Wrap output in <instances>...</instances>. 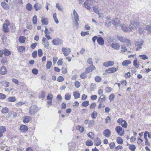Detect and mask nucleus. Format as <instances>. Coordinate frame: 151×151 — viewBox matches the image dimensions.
Segmentation results:
<instances>
[{
  "label": "nucleus",
  "mask_w": 151,
  "mask_h": 151,
  "mask_svg": "<svg viewBox=\"0 0 151 151\" xmlns=\"http://www.w3.org/2000/svg\"><path fill=\"white\" fill-rule=\"evenodd\" d=\"M73 16L72 17L73 22L76 26H77L79 25L78 22L79 21V16L77 12L75 9L73 10Z\"/></svg>",
  "instance_id": "f257e3e1"
},
{
  "label": "nucleus",
  "mask_w": 151,
  "mask_h": 151,
  "mask_svg": "<svg viewBox=\"0 0 151 151\" xmlns=\"http://www.w3.org/2000/svg\"><path fill=\"white\" fill-rule=\"evenodd\" d=\"M139 25V23L137 21H132L130 22L129 27L131 29H137Z\"/></svg>",
  "instance_id": "f03ea898"
},
{
  "label": "nucleus",
  "mask_w": 151,
  "mask_h": 151,
  "mask_svg": "<svg viewBox=\"0 0 151 151\" xmlns=\"http://www.w3.org/2000/svg\"><path fill=\"white\" fill-rule=\"evenodd\" d=\"M112 24H113L116 28L120 27L122 26V24L120 20L117 18H116L112 21Z\"/></svg>",
  "instance_id": "7ed1b4c3"
},
{
  "label": "nucleus",
  "mask_w": 151,
  "mask_h": 151,
  "mask_svg": "<svg viewBox=\"0 0 151 151\" xmlns=\"http://www.w3.org/2000/svg\"><path fill=\"white\" fill-rule=\"evenodd\" d=\"M40 108L39 109L35 105L32 106L30 108L29 111V113L32 114H34L36 112H37Z\"/></svg>",
  "instance_id": "20e7f679"
},
{
  "label": "nucleus",
  "mask_w": 151,
  "mask_h": 151,
  "mask_svg": "<svg viewBox=\"0 0 151 151\" xmlns=\"http://www.w3.org/2000/svg\"><path fill=\"white\" fill-rule=\"evenodd\" d=\"M115 130L119 135L122 136L124 133V129L120 126H116L115 128Z\"/></svg>",
  "instance_id": "39448f33"
},
{
  "label": "nucleus",
  "mask_w": 151,
  "mask_h": 151,
  "mask_svg": "<svg viewBox=\"0 0 151 151\" xmlns=\"http://www.w3.org/2000/svg\"><path fill=\"white\" fill-rule=\"evenodd\" d=\"M42 43L46 48L47 49L49 48V42L45 37H43V38L42 40Z\"/></svg>",
  "instance_id": "423d86ee"
},
{
  "label": "nucleus",
  "mask_w": 151,
  "mask_h": 151,
  "mask_svg": "<svg viewBox=\"0 0 151 151\" xmlns=\"http://www.w3.org/2000/svg\"><path fill=\"white\" fill-rule=\"evenodd\" d=\"M62 51L63 52V54L65 56L68 55L71 52L70 49L64 47L62 48Z\"/></svg>",
  "instance_id": "0eeeda50"
},
{
  "label": "nucleus",
  "mask_w": 151,
  "mask_h": 151,
  "mask_svg": "<svg viewBox=\"0 0 151 151\" xmlns=\"http://www.w3.org/2000/svg\"><path fill=\"white\" fill-rule=\"evenodd\" d=\"M63 42V41L58 38H55L52 41V43L55 45H60L62 44Z\"/></svg>",
  "instance_id": "6e6552de"
},
{
  "label": "nucleus",
  "mask_w": 151,
  "mask_h": 151,
  "mask_svg": "<svg viewBox=\"0 0 151 151\" xmlns=\"http://www.w3.org/2000/svg\"><path fill=\"white\" fill-rule=\"evenodd\" d=\"M93 3V1L91 0H87L84 3V5L87 9H90L91 8V5Z\"/></svg>",
  "instance_id": "1a4fd4ad"
},
{
  "label": "nucleus",
  "mask_w": 151,
  "mask_h": 151,
  "mask_svg": "<svg viewBox=\"0 0 151 151\" xmlns=\"http://www.w3.org/2000/svg\"><path fill=\"white\" fill-rule=\"evenodd\" d=\"M145 23H146V30L151 33V19Z\"/></svg>",
  "instance_id": "9d476101"
},
{
  "label": "nucleus",
  "mask_w": 151,
  "mask_h": 151,
  "mask_svg": "<svg viewBox=\"0 0 151 151\" xmlns=\"http://www.w3.org/2000/svg\"><path fill=\"white\" fill-rule=\"evenodd\" d=\"M96 69V68L93 65H90L86 69L85 72L88 73Z\"/></svg>",
  "instance_id": "9b49d317"
},
{
  "label": "nucleus",
  "mask_w": 151,
  "mask_h": 151,
  "mask_svg": "<svg viewBox=\"0 0 151 151\" xmlns=\"http://www.w3.org/2000/svg\"><path fill=\"white\" fill-rule=\"evenodd\" d=\"M121 45L119 43H112L111 45V47L116 50H119V49Z\"/></svg>",
  "instance_id": "f8f14e48"
},
{
  "label": "nucleus",
  "mask_w": 151,
  "mask_h": 151,
  "mask_svg": "<svg viewBox=\"0 0 151 151\" xmlns=\"http://www.w3.org/2000/svg\"><path fill=\"white\" fill-rule=\"evenodd\" d=\"M118 69V67H117L116 68L114 67H112L107 69L106 70L105 72H107L108 73H114L117 71Z\"/></svg>",
  "instance_id": "ddd939ff"
},
{
  "label": "nucleus",
  "mask_w": 151,
  "mask_h": 151,
  "mask_svg": "<svg viewBox=\"0 0 151 151\" xmlns=\"http://www.w3.org/2000/svg\"><path fill=\"white\" fill-rule=\"evenodd\" d=\"M114 63V61H109L103 63V65L104 66L108 67L112 66Z\"/></svg>",
  "instance_id": "4468645a"
},
{
  "label": "nucleus",
  "mask_w": 151,
  "mask_h": 151,
  "mask_svg": "<svg viewBox=\"0 0 151 151\" xmlns=\"http://www.w3.org/2000/svg\"><path fill=\"white\" fill-rule=\"evenodd\" d=\"M111 131L109 129H106L103 131V134L104 136L106 137H109L111 135Z\"/></svg>",
  "instance_id": "2eb2a0df"
},
{
  "label": "nucleus",
  "mask_w": 151,
  "mask_h": 151,
  "mask_svg": "<svg viewBox=\"0 0 151 151\" xmlns=\"http://www.w3.org/2000/svg\"><path fill=\"white\" fill-rule=\"evenodd\" d=\"M122 29L124 32H129L132 30L130 27H128L124 24L122 26Z\"/></svg>",
  "instance_id": "dca6fc26"
},
{
  "label": "nucleus",
  "mask_w": 151,
  "mask_h": 151,
  "mask_svg": "<svg viewBox=\"0 0 151 151\" xmlns=\"http://www.w3.org/2000/svg\"><path fill=\"white\" fill-rule=\"evenodd\" d=\"M33 7L35 9L36 11H37L40 10L42 8V6L41 4L37 3L34 4Z\"/></svg>",
  "instance_id": "f3484780"
},
{
  "label": "nucleus",
  "mask_w": 151,
  "mask_h": 151,
  "mask_svg": "<svg viewBox=\"0 0 151 151\" xmlns=\"http://www.w3.org/2000/svg\"><path fill=\"white\" fill-rule=\"evenodd\" d=\"M7 73L6 69L5 67L4 66H2L0 69V73L3 75L6 74Z\"/></svg>",
  "instance_id": "a211bd4d"
},
{
  "label": "nucleus",
  "mask_w": 151,
  "mask_h": 151,
  "mask_svg": "<svg viewBox=\"0 0 151 151\" xmlns=\"http://www.w3.org/2000/svg\"><path fill=\"white\" fill-rule=\"evenodd\" d=\"M94 142L95 145L96 146H99L101 143L100 139L98 137L94 139Z\"/></svg>",
  "instance_id": "6ab92c4d"
},
{
  "label": "nucleus",
  "mask_w": 151,
  "mask_h": 151,
  "mask_svg": "<svg viewBox=\"0 0 151 151\" xmlns=\"http://www.w3.org/2000/svg\"><path fill=\"white\" fill-rule=\"evenodd\" d=\"M20 129L22 132H24L27 130L28 127L26 125L22 124L20 126Z\"/></svg>",
  "instance_id": "aec40b11"
},
{
  "label": "nucleus",
  "mask_w": 151,
  "mask_h": 151,
  "mask_svg": "<svg viewBox=\"0 0 151 151\" xmlns=\"http://www.w3.org/2000/svg\"><path fill=\"white\" fill-rule=\"evenodd\" d=\"M1 5L4 9L7 10L9 9V7L8 4L5 2H2L1 3Z\"/></svg>",
  "instance_id": "412c9836"
},
{
  "label": "nucleus",
  "mask_w": 151,
  "mask_h": 151,
  "mask_svg": "<svg viewBox=\"0 0 151 151\" xmlns=\"http://www.w3.org/2000/svg\"><path fill=\"white\" fill-rule=\"evenodd\" d=\"M97 42L99 44L101 45H103L104 43V40L101 37H99L97 39Z\"/></svg>",
  "instance_id": "4be33fe9"
},
{
  "label": "nucleus",
  "mask_w": 151,
  "mask_h": 151,
  "mask_svg": "<svg viewBox=\"0 0 151 151\" xmlns=\"http://www.w3.org/2000/svg\"><path fill=\"white\" fill-rule=\"evenodd\" d=\"M16 99L15 96H10L7 99V101L10 102H14L16 101Z\"/></svg>",
  "instance_id": "5701e85b"
},
{
  "label": "nucleus",
  "mask_w": 151,
  "mask_h": 151,
  "mask_svg": "<svg viewBox=\"0 0 151 151\" xmlns=\"http://www.w3.org/2000/svg\"><path fill=\"white\" fill-rule=\"evenodd\" d=\"M0 83L2 84V86H4L5 87H8L9 86V83L6 81H0Z\"/></svg>",
  "instance_id": "b1692460"
},
{
  "label": "nucleus",
  "mask_w": 151,
  "mask_h": 151,
  "mask_svg": "<svg viewBox=\"0 0 151 151\" xmlns=\"http://www.w3.org/2000/svg\"><path fill=\"white\" fill-rule=\"evenodd\" d=\"M135 45L137 46H140L143 43V41L142 40H140L135 42Z\"/></svg>",
  "instance_id": "393cba45"
},
{
  "label": "nucleus",
  "mask_w": 151,
  "mask_h": 151,
  "mask_svg": "<svg viewBox=\"0 0 151 151\" xmlns=\"http://www.w3.org/2000/svg\"><path fill=\"white\" fill-rule=\"evenodd\" d=\"M118 39L121 42L123 43L124 42L125 39L126 38L124 37L121 35H118L117 36Z\"/></svg>",
  "instance_id": "a878e982"
},
{
  "label": "nucleus",
  "mask_w": 151,
  "mask_h": 151,
  "mask_svg": "<svg viewBox=\"0 0 151 151\" xmlns=\"http://www.w3.org/2000/svg\"><path fill=\"white\" fill-rule=\"evenodd\" d=\"M3 53L6 56H9L11 54L10 52L7 49H4L3 50Z\"/></svg>",
  "instance_id": "bb28decb"
},
{
  "label": "nucleus",
  "mask_w": 151,
  "mask_h": 151,
  "mask_svg": "<svg viewBox=\"0 0 151 151\" xmlns=\"http://www.w3.org/2000/svg\"><path fill=\"white\" fill-rule=\"evenodd\" d=\"M8 27V26L6 24H3V28L4 29V31L5 32H8L9 31Z\"/></svg>",
  "instance_id": "cd10ccee"
},
{
  "label": "nucleus",
  "mask_w": 151,
  "mask_h": 151,
  "mask_svg": "<svg viewBox=\"0 0 151 151\" xmlns=\"http://www.w3.org/2000/svg\"><path fill=\"white\" fill-rule=\"evenodd\" d=\"M106 100V98L105 96L104 95V94H102L101 95L99 99V101H101V102H103L105 101Z\"/></svg>",
  "instance_id": "c85d7f7f"
},
{
  "label": "nucleus",
  "mask_w": 151,
  "mask_h": 151,
  "mask_svg": "<svg viewBox=\"0 0 151 151\" xmlns=\"http://www.w3.org/2000/svg\"><path fill=\"white\" fill-rule=\"evenodd\" d=\"M26 38L24 36H21L20 37L19 39V40L20 43H24L25 42V41Z\"/></svg>",
  "instance_id": "c756f323"
},
{
  "label": "nucleus",
  "mask_w": 151,
  "mask_h": 151,
  "mask_svg": "<svg viewBox=\"0 0 151 151\" xmlns=\"http://www.w3.org/2000/svg\"><path fill=\"white\" fill-rule=\"evenodd\" d=\"M131 63V62L129 60H125L122 63V65L124 66H126L128 65Z\"/></svg>",
  "instance_id": "7c9ffc66"
},
{
  "label": "nucleus",
  "mask_w": 151,
  "mask_h": 151,
  "mask_svg": "<svg viewBox=\"0 0 151 151\" xmlns=\"http://www.w3.org/2000/svg\"><path fill=\"white\" fill-rule=\"evenodd\" d=\"M116 142L118 144H122L123 143V141L121 137H118L117 138Z\"/></svg>",
  "instance_id": "2f4dec72"
},
{
  "label": "nucleus",
  "mask_w": 151,
  "mask_h": 151,
  "mask_svg": "<svg viewBox=\"0 0 151 151\" xmlns=\"http://www.w3.org/2000/svg\"><path fill=\"white\" fill-rule=\"evenodd\" d=\"M30 117L29 116H27L24 117L23 119V122L24 123L28 122L30 120Z\"/></svg>",
  "instance_id": "473e14b6"
},
{
  "label": "nucleus",
  "mask_w": 151,
  "mask_h": 151,
  "mask_svg": "<svg viewBox=\"0 0 151 151\" xmlns=\"http://www.w3.org/2000/svg\"><path fill=\"white\" fill-rule=\"evenodd\" d=\"M73 94L75 99L79 98L80 96V93L78 91L74 92Z\"/></svg>",
  "instance_id": "72a5a7b5"
},
{
  "label": "nucleus",
  "mask_w": 151,
  "mask_h": 151,
  "mask_svg": "<svg viewBox=\"0 0 151 151\" xmlns=\"http://www.w3.org/2000/svg\"><path fill=\"white\" fill-rule=\"evenodd\" d=\"M41 21L42 24L44 25H47L48 24V19L47 18L42 19Z\"/></svg>",
  "instance_id": "f704fd0d"
},
{
  "label": "nucleus",
  "mask_w": 151,
  "mask_h": 151,
  "mask_svg": "<svg viewBox=\"0 0 151 151\" xmlns=\"http://www.w3.org/2000/svg\"><path fill=\"white\" fill-rule=\"evenodd\" d=\"M26 8L28 11H31L32 9V5L29 3L27 4L26 5Z\"/></svg>",
  "instance_id": "c9c22d12"
},
{
  "label": "nucleus",
  "mask_w": 151,
  "mask_h": 151,
  "mask_svg": "<svg viewBox=\"0 0 151 151\" xmlns=\"http://www.w3.org/2000/svg\"><path fill=\"white\" fill-rule=\"evenodd\" d=\"M97 116V113L96 111H94L91 114V116L93 119H95Z\"/></svg>",
  "instance_id": "e433bc0d"
},
{
  "label": "nucleus",
  "mask_w": 151,
  "mask_h": 151,
  "mask_svg": "<svg viewBox=\"0 0 151 151\" xmlns=\"http://www.w3.org/2000/svg\"><path fill=\"white\" fill-rule=\"evenodd\" d=\"M7 63V59L6 57L3 58L1 60V64L3 65H5Z\"/></svg>",
  "instance_id": "4c0bfd02"
},
{
  "label": "nucleus",
  "mask_w": 151,
  "mask_h": 151,
  "mask_svg": "<svg viewBox=\"0 0 151 151\" xmlns=\"http://www.w3.org/2000/svg\"><path fill=\"white\" fill-rule=\"evenodd\" d=\"M107 21L105 24V25L107 27H109L111 26L112 24V22L109 21V19L108 17H107Z\"/></svg>",
  "instance_id": "58836bf2"
},
{
  "label": "nucleus",
  "mask_w": 151,
  "mask_h": 151,
  "mask_svg": "<svg viewBox=\"0 0 151 151\" xmlns=\"http://www.w3.org/2000/svg\"><path fill=\"white\" fill-rule=\"evenodd\" d=\"M134 65L136 68H138L139 66V64L138 62H137V60H135L133 62Z\"/></svg>",
  "instance_id": "ea45409f"
},
{
  "label": "nucleus",
  "mask_w": 151,
  "mask_h": 151,
  "mask_svg": "<svg viewBox=\"0 0 151 151\" xmlns=\"http://www.w3.org/2000/svg\"><path fill=\"white\" fill-rule=\"evenodd\" d=\"M86 73H87L85 72V71L83 73L80 75V78L83 79L87 77Z\"/></svg>",
  "instance_id": "a19ab883"
},
{
  "label": "nucleus",
  "mask_w": 151,
  "mask_h": 151,
  "mask_svg": "<svg viewBox=\"0 0 151 151\" xmlns=\"http://www.w3.org/2000/svg\"><path fill=\"white\" fill-rule=\"evenodd\" d=\"M121 125L124 128H126L127 126V124L125 120H123L122 122Z\"/></svg>",
  "instance_id": "79ce46f5"
},
{
  "label": "nucleus",
  "mask_w": 151,
  "mask_h": 151,
  "mask_svg": "<svg viewBox=\"0 0 151 151\" xmlns=\"http://www.w3.org/2000/svg\"><path fill=\"white\" fill-rule=\"evenodd\" d=\"M6 131V127L4 126H0V132L3 133Z\"/></svg>",
  "instance_id": "37998d69"
},
{
  "label": "nucleus",
  "mask_w": 151,
  "mask_h": 151,
  "mask_svg": "<svg viewBox=\"0 0 151 151\" xmlns=\"http://www.w3.org/2000/svg\"><path fill=\"white\" fill-rule=\"evenodd\" d=\"M9 109L7 107L4 108L1 110V112L3 114H6L8 113Z\"/></svg>",
  "instance_id": "c03bdc74"
},
{
  "label": "nucleus",
  "mask_w": 151,
  "mask_h": 151,
  "mask_svg": "<svg viewBox=\"0 0 151 151\" xmlns=\"http://www.w3.org/2000/svg\"><path fill=\"white\" fill-rule=\"evenodd\" d=\"M129 148L132 151H134L135 150L136 147L134 145H129Z\"/></svg>",
  "instance_id": "a18cd8bd"
},
{
  "label": "nucleus",
  "mask_w": 151,
  "mask_h": 151,
  "mask_svg": "<svg viewBox=\"0 0 151 151\" xmlns=\"http://www.w3.org/2000/svg\"><path fill=\"white\" fill-rule=\"evenodd\" d=\"M86 145L88 146H92L93 144L92 141L91 140L86 141Z\"/></svg>",
  "instance_id": "49530a36"
},
{
  "label": "nucleus",
  "mask_w": 151,
  "mask_h": 151,
  "mask_svg": "<svg viewBox=\"0 0 151 151\" xmlns=\"http://www.w3.org/2000/svg\"><path fill=\"white\" fill-rule=\"evenodd\" d=\"M24 104H25V103L23 102H22V101H19V102H18L16 103L15 104V105L17 107H18L20 106H22V105H24Z\"/></svg>",
  "instance_id": "de8ad7c7"
},
{
  "label": "nucleus",
  "mask_w": 151,
  "mask_h": 151,
  "mask_svg": "<svg viewBox=\"0 0 151 151\" xmlns=\"http://www.w3.org/2000/svg\"><path fill=\"white\" fill-rule=\"evenodd\" d=\"M56 7L58 9L61 11H63V8L61 6H60L58 3H57L56 4Z\"/></svg>",
  "instance_id": "09e8293b"
},
{
  "label": "nucleus",
  "mask_w": 151,
  "mask_h": 151,
  "mask_svg": "<svg viewBox=\"0 0 151 151\" xmlns=\"http://www.w3.org/2000/svg\"><path fill=\"white\" fill-rule=\"evenodd\" d=\"M53 98V96L52 95L50 94H48V96L47 97V100L50 101H52Z\"/></svg>",
  "instance_id": "8fccbe9b"
},
{
  "label": "nucleus",
  "mask_w": 151,
  "mask_h": 151,
  "mask_svg": "<svg viewBox=\"0 0 151 151\" xmlns=\"http://www.w3.org/2000/svg\"><path fill=\"white\" fill-rule=\"evenodd\" d=\"M33 23L34 24H36L37 23V17L36 15H35L32 19Z\"/></svg>",
  "instance_id": "3c124183"
},
{
  "label": "nucleus",
  "mask_w": 151,
  "mask_h": 151,
  "mask_svg": "<svg viewBox=\"0 0 151 151\" xmlns=\"http://www.w3.org/2000/svg\"><path fill=\"white\" fill-rule=\"evenodd\" d=\"M71 98V95L70 93L66 94L65 95V100H69Z\"/></svg>",
  "instance_id": "603ef678"
},
{
  "label": "nucleus",
  "mask_w": 151,
  "mask_h": 151,
  "mask_svg": "<svg viewBox=\"0 0 151 151\" xmlns=\"http://www.w3.org/2000/svg\"><path fill=\"white\" fill-rule=\"evenodd\" d=\"M115 97V96L114 94L112 93L109 96V100L111 102L112 101Z\"/></svg>",
  "instance_id": "864d4df0"
},
{
  "label": "nucleus",
  "mask_w": 151,
  "mask_h": 151,
  "mask_svg": "<svg viewBox=\"0 0 151 151\" xmlns=\"http://www.w3.org/2000/svg\"><path fill=\"white\" fill-rule=\"evenodd\" d=\"M52 64V63L51 61H48L47 63L46 67L47 69H50Z\"/></svg>",
  "instance_id": "5fc2aeb1"
},
{
  "label": "nucleus",
  "mask_w": 151,
  "mask_h": 151,
  "mask_svg": "<svg viewBox=\"0 0 151 151\" xmlns=\"http://www.w3.org/2000/svg\"><path fill=\"white\" fill-rule=\"evenodd\" d=\"M95 80L96 82H99L101 81V78L99 76H96L95 78Z\"/></svg>",
  "instance_id": "6e6d98bb"
},
{
  "label": "nucleus",
  "mask_w": 151,
  "mask_h": 151,
  "mask_svg": "<svg viewBox=\"0 0 151 151\" xmlns=\"http://www.w3.org/2000/svg\"><path fill=\"white\" fill-rule=\"evenodd\" d=\"M87 62L88 64L91 65H93V61L91 58H88L87 60Z\"/></svg>",
  "instance_id": "4d7b16f0"
},
{
  "label": "nucleus",
  "mask_w": 151,
  "mask_h": 151,
  "mask_svg": "<svg viewBox=\"0 0 151 151\" xmlns=\"http://www.w3.org/2000/svg\"><path fill=\"white\" fill-rule=\"evenodd\" d=\"M89 105V101H86L83 102L82 104V105L84 107H86L88 106Z\"/></svg>",
  "instance_id": "13d9d810"
},
{
  "label": "nucleus",
  "mask_w": 151,
  "mask_h": 151,
  "mask_svg": "<svg viewBox=\"0 0 151 151\" xmlns=\"http://www.w3.org/2000/svg\"><path fill=\"white\" fill-rule=\"evenodd\" d=\"M121 48L122 50H121V52L122 53L126 52L127 51V49L125 46L124 45H122Z\"/></svg>",
  "instance_id": "bf43d9fd"
},
{
  "label": "nucleus",
  "mask_w": 151,
  "mask_h": 151,
  "mask_svg": "<svg viewBox=\"0 0 151 151\" xmlns=\"http://www.w3.org/2000/svg\"><path fill=\"white\" fill-rule=\"evenodd\" d=\"M94 125V122L93 120H92L89 121V126L90 127H92Z\"/></svg>",
  "instance_id": "052dcab7"
},
{
  "label": "nucleus",
  "mask_w": 151,
  "mask_h": 151,
  "mask_svg": "<svg viewBox=\"0 0 151 151\" xmlns=\"http://www.w3.org/2000/svg\"><path fill=\"white\" fill-rule=\"evenodd\" d=\"M25 50V48L24 46H21L19 47V50L20 52H22L23 51Z\"/></svg>",
  "instance_id": "680f3d73"
},
{
  "label": "nucleus",
  "mask_w": 151,
  "mask_h": 151,
  "mask_svg": "<svg viewBox=\"0 0 151 151\" xmlns=\"http://www.w3.org/2000/svg\"><path fill=\"white\" fill-rule=\"evenodd\" d=\"M139 57L141 58H142L144 60H146L148 59V57L145 55H140L139 56Z\"/></svg>",
  "instance_id": "e2e57ef3"
},
{
  "label": "nucleus",
  "mask_w": 151,
  "mask_h": 151,
  "mask_svg": "<svg viewBox=\"0 0 151 151\" xmlns=\"http://www.w3.org/2000/svg\"><path fill=\"white\" fill-rule=\"evenodd\" d=\"M27 28L28 29H31L32 28V26L30 23H28L27 24Z\"/></svg>",
  "instance_id": "0e129e2a"
},
{
  "label": "nucleus",
  "mask_w": 151,
  "mask_h": 151,
  "mask_svg": "<svg viewBox=\"0 0 151 151\" xmlns=\"http://www.w3.org/2000/svg\"><path fill=\"white\" fill-rule=\"evenodd\" d=\"M75 85L76 87L77 88H79L81 86V84L78 81H76L75 82Z\"/></svg>",
  "instance_id": "69168bd1"
},
{
  "label": "nucleus",
  "mask_w": 151,
  "mask_h": 151,
  "mask_svg": "<svg viewBox=\"0 0 151 151\" xmlns=\"http://www.w3.org/2000/svg\"><path fill=\"white\" fill-rule=\"evenodd\" d=\"M64 80V78L62 76H60L57 78V81L60 82H61L63 81Z\"/></svg>",
  "instance_id": "338daca9"
},
{
  "label": "nucleus",
  "mask_w": 151,
  "mask_h": 151,
  "mask_svg": "<svg viewBox=\"0 0 151 151\" xmlns=\"http://www.w3.org/2000/svg\"><path fill=\"white\" fill-rule=\"evenodd\" d=\"M112 88L110 87H107L105 89V91L106 93H109L111 92L112 91Z\"/></svg>",
  "instance_id": "774afa93"
}]
</instances>
